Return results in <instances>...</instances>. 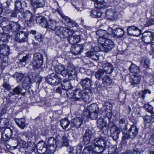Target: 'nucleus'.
<instances>
[{
	"instance_id": "nucleus-1",
	"label": "nucleus",
	"mask_w": 154,
	"mask_h": 154,
	"mask_svg": "<svg viewBox=\"0 0 154 154\" xmlns=\"http://www.w3.org/2000/svg\"><path fill=\"white\" fill-rule=\"evenodd\" d=\"M99 111L98 105L95 103L92 104L85 107L82 115L83 120L86 121L89 118L95 120L97 118Z\"/></svg>"
},
{
	"instance_id": "nucleus-2",
	"label": "nucleus",
	"mask_w": 154,
	"mask_h": 154,
	"mask_svg": "<svg viewBox=\"0 0 154 154\" xmlns=\"http://www.w3.org/2000/svg\"><path fill=\"white\" fill-rule=\"evenodd\" d=\"M67 96L73 101L81 100H86L89 99L88 93L85 91H81L79 89H75L73 92L67 91Z\"/></svg>"
},
{
	"instance_id": "nucleus-3",
	"label": "nucleus",
	"mask_w": 154,
	"mask_h": 154,
	"mask_svg": "<svg viewBox=\"0 0 154 154\" xmlns=\"http://www.w3.org/2000/svg\"><path fill=\"white\" fill-rule=\"evenodd\" d=\"M98 42L100 47L105 52L109 51L114 47L113 42L109 39L100 38L98 39Z\"/></svg>"
},
{
	"instance_id": "nucleus-4",
	"label": "nucleus",
	"mask_w": 154,
	"mask_h": 154,
	"mask_svg": "<svg viewBox=\"0 0 154 154\" xmlns=\"http://www.w3.org/2000/svg\"><path fill=\"white\" fill-rule=\"evenodd\" d=\"M106 148L91 143L90 146L85 147L84 149L83 154H97L103 152Z\"/></svg>"
},
{
	"instance_id": "nucleus-5",
	"label": "nucleus",
	"mask_w": 154,
	"mask_h": 154,
	"mask_svg": "<svg viewBox=\"0 0 154 154\" xmlns=\"http://www.w3.org/2000/svg\"><path fill=\"white\" fill-rule=\"evenodd\" d=\"M13 131H15L17 133L18 132L17 130L13 127L6 128L4 130L2 133L1 139V142L2 143L5 144L8 140L11 138Z\"/></svg>"
},
{
	"instance_id": "nucleus-6",
	"label": "nucleus",
	"mask_w": 154,
	"mask_h": 154,
	"mask_svg": "<svg viewBox=\"0 0 154 154\" xmlns=\"http://www.w3.org/2000/svg\"><path fill=\"white\" fill-rule=\"evenodd\" d=\"M55 31L56 34L61 38H64L70 36L73 32V30H71L67 27L59 26H57Z\"/></svg>"
},
{
	"instance_id": "nucleus-7",
	"label": "nucleus",
	"mask_w": 154,
	"mask_h": 154,
	"mask_svg": "<svg viewBox=\"0 0 154 154\" xmlns=\"http://www.w3.org/2000/svg\"><path fill=\"white\" fill-rule=\"evenodd\" d=\"M43 63V55L39 53L34 54L32 64L34 69H38L41 68Z\"/></svg>"
},
{
	"instance_id": "nucleus-8",
	"label": "nucleus",
	"mask_w": 154,
	"mask_h": 154,
	"mask_svg": "<svg viewBox=\"0 0 154 154\" xmlns=\"http://www.w3.org/2000/svg\"><path fill=\"white\" fill-rule=\"evenodd\" d=\"M138 129L134 125H132L128 132L123 133L122 139L124 140L128 138H134L138 134Z\"/></svg>"
},
{
	"instance_id": "nucleus-9",
	"label": "nucleus",
	"mask_w": 154,
	"mask_h": 154,
	"mask_svg": "<svg viewBox=\"0 0 154 154\" xmlns=\"http://www.w3.org/2000/svg\"><path fill=\"white\" fill-rule=\"evenodd\" d=\"M61 79L54 73L51 74L49 77H47L46 80L47 83L54 86L58 85L61 83Z\"/></svg>"
},
{
	"instance_id": "nucleus-10",
	"label": "nucleus",
	"mask_w": 154,
	"mask_h": 154,
	"mask_svg": "<svg viewBox=\"0 0 154 154\" xmlns=\"http://www.w3.org/2000/svg\"><path fill=\"white\" fill-rule=\"evenodd\" d=\"M61 16V17L66 21L67 26L70 27H79L78 24L73 20L71 19L68 17L65 16L63 14L62 11L57 9L56 11Z\"/></svg>"
},
{
	"instance_id": "nucleus-11",
	"label": "nucleus",
	"mask_w": 154,
	"mask_h": 154,
	"mask_svg": "<svg viewBox=\"0 0 154 154\" xmlns=\"http://www.w3.org/2000/svg\"><path fill=\"white\" fill-rule=\"evenodd\" d=\"M28 34L23 31H20L15 34L14 39L17 42L21 43L27 40Z\"/></svg>"
},
{
	"instance_id": "nucleus-12",
	"label": "nucleus",
	"mask_w": 154,
	"mask_h": 154,
	"mask_svg": "<svg viewBox=\"0 0 154 154\" xmlns=\"http://www.w3.org/2000/svg\"><path fill=\"white\" fill-rule=\"evenodd\" d=\"M66 70V76L67 75L70 79L72 80L76 78L77 75L76 70L72 64H69Z\"/></svg>"
},
{
	"instance_id": "nucleus-13",
	"label": "nucleus",
	"mask_w": 154,
	"mask_h": 154,
	"mask_svg": "<svg viewBox=\"0 0 154 154\" xmlns=\"http://www.w3.org/2000/svg\"><path fill=\"white\" fill-rule=\"evenodd\" d=\"M127 31L128 35L130 36L137 37L139 36L141 33V30L134 26H128Z\"/></svg>"
},
{
	"instance_id": "nucleus-14",
	"label": "nucleus",
	"mask_w": 154,
	"mask_h": 154,
	"mask_svg": "<svg viewBox=\"0 0 154 154\" xmlns=\"http://www.w3.org/2000/svg\"><path fill=\"white\" fill-rule=\"evenodd\" d=\"M56 140L53 137H50L48 140V145L47 146L48 153L53 154L56 149Z\"/></svg>"
},
{
	"instance_id": "nucleus-15",
	"label": "nucleus",
	"mask_w": 154,
	"mask_h": 154,
	"mask_svg": "<svg viewBox=\"0 0 154 154\" xmlns=\"http://www.w3.org/2000/svg\"><path fill=\"white\" fill-rule=\"evenodd\" d=\"M7 27L8 30L15 32L20 29L21 26L18 22H11L7 25Z\"/></svg>"
},
{
	"instance_id": "nucleus-16",
	"label": "nucleus",
	"mask_w": 154,
	"mask_h": 154,
	"mask_svg": "<svg viewBox=\"0 0 154 154\" xmlns=\"http://www.w3.org/2000/svg\"><path fill=\"white\" fill-rule=\"evenodd\" d=\"M22 16L25 19V21L27 22V24L29 26V22L33 21L34 20V17L32 13L29 11H26L23 13H21Z\"/></svg>"
},
{
	"instance_id": "nucleus-17",
	"label": "nucleus",
	"mask_w": 154,
	"mask_h": 154,
	"mask_svg": "<svg viewBox=\"0 0 154 154\" xmlns=\"http://www.w3.org/2000/svg\"><path fill=\"white\" fill-rule=\"evenodd\" d=\"M83 119L80 117H75L71 121L70 126L71 128H79L82 123Z\"/></svg>"
},
{
	"instance_id": "nucleus-18",
	"label": "nucleus",
	"mask_w": 154,
	"mask_h": 154,
	"mask_svg": "<svg viewBox=\"0 0 154 154\" xmlns=\"http://www.w3.org/2000/svg\"><path fill=\"white\" fill-rule=\"evenodd\" d=\"M108 29L112 31V33L113 35V36L115 38H119L122 37L125 34L123 29L120 28H118L113 30H112L111 28H109Z\"/></svg>"
},
{
	"instance_id": "nucleus-19",
	"label": "nucleus",
	"mask_w": 154,
	"mask_h": 154,
	"mask_svg": "<svg viewBox=\"0 0 154 154\" xmlns=\"http://www.w3.org/2000/svg\"><path fill=\"white\" fill-rule=\"evenodd\" d=\"M103 69L107 74H110L113 70V68L112 64L108 62H103L102 63Z\"/></svg>"
},
{
	"instance_id": "nucleus-20",
	"label": "nucleus",
	"mask_w": 154,
	"mask_h": 154,
	"mask_svg": "<svg viewBox=\"0 0 154 154\" xmlns=\"http://www.w3.org/2000/svg\"><path fill=\"white\" fill-rule=\"evenodd\" d=\"M55 70L56 72L60 74L64 77L66 76V70L63 65L59 64L55 66Z\"/></svg>"
},
{
	"instance_id": "nucleus-21",
	"label": "nucleus",
	"mask_w": 154,
	"mask_h": 154,
	"mask_svg": "<svg viewBox=\"0 0 154 154\" xmlns=\"http://www.w3.org/2000/svg\"><path fill=\"white\" fill-rule=\"evenodd\" d=\"M91 143L95 145L96 146H99L106 148V143L104 138H97L94 139Z\"/></svg>"
},
{
	"instance_id": "nucleus-22",
	"label": "nucleus",
	"mask_w": 154,
	"mask_h": 154,
	"mask_svg": "<svg viewBox=\"0 0 154 154\" xmlns=\"http://www.w3.org/2000/svg\"><path fill=\"white\" fill-rule=\"evenodd\" d=\"M24 88L22 87L21 85H19L14 88L11 93L13 95L21 94L22 96H25L26 94V92H22Z\"/></svg>"
},
{
	"instance_id": "nucleus-23",
	"label": "nucleus",
	"mask_w": 154,
	"mask_h": 154,
	"mask_svg": "<svg viewBox=\"0 0 154 154\" xmlns=\"http://www.w3.org/2000/svg\"><path fill=\"white\" fill-rule=\"evenodd\" d=\"M142 40L146 44H149L153 40L151 33L145 32L143 34Z\"/></svg>"
},
{
	"instance_id": "nucleus-24",
	"label": "nucleus",
	"mask_w": 154,
	"mask_h": 154,
	"mask_svg": "<svg viewBox=\"0 0 154 154\" xmlns=\"http://www.w3.org/2000/svg\"><path fill=\"white\" fill-rule=\"evenodd\" d=\"M36 21L37 23L40 25L42 27H47V20L44 17L41 16H37L36 18Z\"/></svg>"
},
{
	"instance_id": "nucleus-25",
	"label": "nucleus",
	"mask_w": 154,
	"mask_h": 154,
	"mask_svg": "<svg viewBox=\"0 0 154 154\" xmlns=\"http://www.w3.org/2000/svg\"><path fill=\"white\" fill-rule=\"evenodd\" d=\"M141 80V77L139 75H131L129 78L130 82L132 85H137L139 84Z\"/></svg>"
},
{
	"instance_id": "nucleus-26",
	"label": "nucleus",
	"mask_w": 154,
	"mask_h": 154,
	"mask_svg": "<svg viewBox=\"0 0 154 154\" xmlns=\"http://www.w3.org/2000/svg\"><path fill=\"white\" fill-rule=\"evenodd\" d=\"M83 45H79L72 46L71 48V51L72 54L76 55L79 54L83 49Z\"/></svg>"
},
{
	"instance_id": "nucleus-27",
	"label": "nucleus",
	"mask_w": 154,
	"mask_h": 154,
	"mask_svg": "<svg viewBox=\"0 0 154 154\" xmlns=\"http://www.w3.org/2000/svg\"><path fill=\"white\" fill-rule=\"evenodd\" d=\"M114 128L111 130V137L114 140L116 141L119 138L120 133L121 131L120 129L117 127H115Z\"/></svg>"
},
{
	"instance_id": "nucleus-28",
	"label": "nucleus",
	"mask_w": 154,
	"mask_h": 154,
	"mask_svg": "<svg viewBox=\"0 0 154 154\" xmlns=\"http://www.w3.org/2000/svg\"><path fill=\"white\" fill-rule=\"evenodd\" d=\"M62 141V142H60L59 140H56V146L58 148H61L63 146H67L68 145V140L66 136H63Z\"/></svg>"
},
{
	"instance_id": "nucleus-29",
	"label": "nucleus",
	"mask_w": 154,
	"mask_h": 154,
	"mask_svg": "<svg viewBox=\"0 0 154 154\" xmlns=\"http://www.w3.org/2000/svg\"><path fill=\"white\" fill-rule=\"evenodd\" d=\"M74 32V31H73V33L68 38V41L72 45H74L79 42L80 39L79 35H73Z\"/></svg>"
},
{
	"instance_id": "nucleus-30",
	"label": "nucleus",
	"mask_w": 154,
	"mask_h": 154,
	"mask_svg": "<svg viewBox=\"0 0 154 154\" xmlns=\"http://www.w3.org/2000/svg\"><path fill=\"white\" fill-rule=\"evenodd\" d=\"M92 133L89 129H87L83 136V140L85 144H88L90 142V138L91 137Z\"/></svg>"
},
{
	"instance_id": "nucleus-31",
	"label": "nucleus",
	"mask_w": 154,
	"mask_h": 154,
	"mask_svg": "<svg viewBox=\"0 0 154 154\" xmlns=\"http://www.w3.org/2000/svg\"><path fill=\"white\" fill-rule=\"evenodd\" d=\"M0 53L4 56H7L9 53V47L5 44H2L0 45Z\"/></svg>"
},
{
	"instance_id": "nucleus-32",
	"label": "nucleus",
	"mask_w": 154,
	"mask_h": 154,
	"mask_svg": "<svg viewBox=\"0 0 154 154\" xmlns=\"http://www.w3.org/2000/svg\"><path fill=\"white\" fill-rule=\"evenodd\" d=\"M37 149L41 151L42 153H45L46 152L48 153V148L44 142L41 141L39 142L37 145Z\"/></svg>"
},
{
	"instance_id": "nucleus-33",
	"label": "nucleus",
	"mask_w": 154,
	"mask_h": 154,
	"mask_svg": "<svg viewBox=\"0 0 154 154\" xmlns=\"http://www.w3.org/2000/svg\"><path fill=\"white\" fill-rule=\"evenodd\" d=\"M96 33L99 37L98 39H100V38H102L106 39L108 37L109 34L110 33L105 30L99 29L96 32Z\"/></svg>"
},
{
	"instance_id": "nucleus-34",
	"label": "nucleus",
	"mask_w": 154,
	"mask_h": 154,
	"mask_svg": "<svg viewBox=\"0 0 154 154\" xmlns=\"http://www.w3.org/2000/svg\"><path fill=\"white\" fill-rule=\"evenodd\" d=\"M106 16L108 19L112 20L117 17L116 11L114 9L108 10L106 12Z\"/></svg>"
},
{
	"instance_id": "nucleus-35",
	"label": "nucleus",
	"mask_w": 154,
	"mask_h": 154,
	"mask_svg": "<svg viewBox=\"0 0 154 154\" xmlns=\"http://www.w3.org/2000/svg\"><path fill=\"white\" fill-rule=\"evenodd\" d=\"M80 84L84 88H88L91 85V79L87 78L81 79Z\"/></svg>"
},
{
	"instance_id": "nucleus-36",
	"label": "nucleus",
	"mask_w": 154,
	"mask_h": 154,
	"mask_svg": "<svg viewBox=\"0 0 154 154\" xmlns=\"http://www.w3.org/2000/svg\"><path fill=\"white\" fill-rule=\"evenodd\" d=\"M62 88L63 90L71 92L70 89L72 88V85L70 82L68 80H63L61 84Z\"/></svg>"
},
{
	"instance_id": "nucleus-37",
	"label": "nucleus",
	"mask_w": 154,
	"mask_h": 154,
	"mask_svg": "<svg viewBox=\"0 0 154 154\" xmlns=\"http://www.w3.org/2000/svg\"><path fill=\"white\" fill-rule=\"evenodd\" d=\"M86 55L87 57H90L93 60L96 61L99 60V55L95 51H88L86 53Z\"/></svg>"
},
{
	"instance_id": "nucleus-38",
	"label": "nucleus",
	"mask_w": 154,
	"mask_h": 154,
	"mask_svg": "<svg viewBox=\"0 0 154 154\" xmlns=\"http://www.w3.org/2000/svg\"><path fill=\"white\" fill-rule=\"evenodd\" d=\"M31 4L35 8L42 7L44 5L43 0H31Z\"/></svg>"
},
{
	"instance_id": "nucleus-39",
	"label": "nucleus",
	"mask_w": 154,
	"mask_h": 154,
	"mask_svg": "<svg viewBox=\"0 0 154 154\" xmlns=\"http://www.w3.org/2000/svg\"><path fill=\"white\" fill-rule=\"evenodd\" d=\"M15 122L19 127L21 129H23L26 126L25 120L23 118L15 119Z\"/></svg>"
},
{
	"instance_id": "nucleus-40",
	"label": "nucleus",
	"mask_w": 154,
	"mask_h": 154,
	"mask_svg": "<svg viewBox=\"0 0 154 154\" xmlns=\"http://www.w3.org/2000/svg\"><path fill=\"white\" fill-rule=\"evenodd\" d=\"M97 127L100 130L107 126V124L105 120L102 118H100L97 121Z\"/></svg>"
},
{
	"instance_id": "nucleus-41",
	"label": "nucleus",
	"mask_w": 154,
	"mask_h": 154,
	"mask_svg": "<svg viewBox=\"0 0 154 154\" xmlns=\"http://www.w3.org/2000/svg\"><path fill=\"white\" fill-rule=\"evenodd\" d=\"M9 124V120L7 118H0V129L7 127Z\"/></svg>"
},
{
	"instance_id": "nucleus-42",
	"label": "nucleus",
	"mask_w": 154,
	"mask_h": 154,
	"mask_svg": "<svg viewBox=\"0 0 154 154\" xmlns=\"http://www.w3.org/2000/svg\"><path fill=\"white\" fill-rule=\"evenodd\" d=\"M57 23L54 20L50 19L48 23L47 27L52 30H54L55 31L57 26Z\"/></svg>"
},
{
	"instance_id": "nucleus-43",
	"label": "nucleus",
	"mask_w": 154,
	"mask_h": 154,
	"mask_svg": "<svg viewBox=\"0 0 154 154\" xmlns=\"http://www.w3.org/2000/svg\"><path fill=\"white\" fill-rule=\"evenodd\" d=\"M10 36L7 33H0V45L7 42Z\"/></svg>"
},
{
	"instance_id": "nucleus-44",
	"label": "nucleus",
	"mask_w": 154,
	"mask_h": 154,
	"mask_svg": "<svg viewBox=\"0 0 154 154\" xmlns=\"http://www.w3.org/2000/svg\"><path fill=\"white\" fill-rule=\"evenodd\" d=\"M30 33L32 34L35 35V38L36 40L38 42H42L43 39V37L41 33L37 32L36 31L34 30H31Z\"/></svg>"
},
{
	"instance_id": "nucleus-45",
	"label": "nucleus",
	"mask_w": 154,
	"mask_h": 154,
	"mask_svg": "<svg viewBox=\"0 0 154 154\" xmlns=\"http://www.w3.org/2000/svg\"><path fill=\"white\" fill-rule=\"evenodd\" d=\"M94 5L96 8L99 9H104L108 6L106 2L98 1L94 3Z\"/></svg>"
},
{
	"instance_id": "nucleus-46",
	"label": "nucleus",
	"mask_w": 154,
	"mask_h": 154,
	"mask_svg": "<svg viewBox=\"0 0 154 154\" xmlns=\"http://www.w3.org/2000/svg\"><path fill=\"white\" fill-rule=\"evenodd\" d=\"M102 79L103 83L106 86L110 85L112 82V79L107 75H105Z\"/></svg>"
},
{
	"instance_id": "nucleus-47",
	"label": "nucleus",
	"mask_w": 154,
	"mask_h": 154,
	"mask_svg": "<svg viewBox=\"0 0 154 154\" xmlns=\"http://www.w3.org/2000/svg\"><path fill=\"white\" fill-rule=\"evenodd\" d=\"M60 125L63 129L66 128L69 124H70L69 121L66 118L62 119L60 121Z\"/></svg>"
},
{
	"instance_id": "nucleus-48",
	"label": "nucleus",
	"mask_w": 154,
	"mask_h": 154,
	"mask_svg": "<svg viewBox=\"0 0 154 154\" xmlns=\"http://www.w3.org/2000/svg\"><path fill=\"white\" fill-rule=\"evenodd\" d=\"M8 19L2 16L0 17V26L7 29L6 22H8Z\"/></svg>"
},
{
	"instance_id": "nucleus-49",
	"label": "nucleus",
	"mask_w": 154,
	"mask_h": 154,
	"mask_svg": "<svg viewBox=\"0 0 154 154\" xmlns=\"http://www.w3.org/2000/svg\"><path fill=\"white\" fill-rule=\"evenodd\" d=\"M29 54H27L26 56H23L22 59H20L19 63V65H22V67L23 66H24L26 63V62L29 60Z\"/></svg>"
},
{
	"instance_id": "nucleus-50",
	"label": "nucleus",
	"mask_w": 154,
	"mask_h": 154,
	"mask_svg": "<svg viewBox=\"0 0 154 154\" xmlns=\"http://www.w3.org/2000/svg\"><path fill=\"white\" fill-rule=\"evenodd\" d=\"M130 71L133 73H138L140 72L139 67L134 64H132L129 68Z\"/></svg>"
},
{
	"instance_id": "nucleus-51",
	"label": "nucleus",
	"mask_w": 154,
	"mask_h": 154,
	"mask_svg": "<svg viewBox=\"0 0 154 154\" xmlns=\"http://www.w3.org/2000/svg\"><path fill=\"white\" fill-rule=\"evenodd\" d=\"M22 86L24 88H26L28 87V88H29L31 85V82L30 79L29 78H26L23 81L22 84Z\"/></svg>"
},
{
	"instance_id": "nucleus-52",
	"label": "nucleus",
	"mask_w": 154,
	"mask_h": 154,
	"mask_svg": "<svg viewBox=\"0 0 154 154\" xmlns=\"http://www.w3.org/2000/svg\"><path fill=\"white\" fill-rule=\"evenodd\" d=\"M12 77L16 78L17 82H18L22 81L24 77V75L22 73L16 72L12 75Z\"/></svg>"
},
{
	"instance_id": "nucleus-53",
	"label": "nucleus",
	"mask_w": 154,
	"mask_h": 154,
	"mask_svg": "<svg viewBox=\"0 0 154 154\" xmlns=\"http://www.w3.org/2000/svg\"><path fill=\"white\" fill-rule=\"evenodd\" d=\"M104 71L102 69H99L95 73L96 78L98 80L102 79V77L104 74Z\"/></svg>"
},
{
	"instance_id": "nucleus-54",
	"label": "nucleus",
	"mask_w": 154,
	"mask_h": 154,
	"mask_svg": "<svg viewBox=\"0 0 154 154\" xmlns=\"http://www.w3.org/2000/svg\"><path fill=\"white\" fill-rule=\"evenodd\" d=\"M17 11H20L21 12L23 10L22 6V3L19 0H17L15 2V8H14Z\"/></svg>"
},
{
	"instance_id": "nucleus-55",
	"label": "nucleus",
	"mask_w": 154,
	"mask_h": 154,
	"mask_svg": "<svg viewBox=\"0 0 154 154\" xmlns=\"http://www.w3.org/2000/svg\"><path fill=\"white\" fill-rule=\"evenodd\" d=\"M148 93L149 94H151V91L148 89H145L144 90L141 91L138 93L139 95L140 96L141 98L144 99L145 97V95L146 94Z\"/></svg>"
},
{
	"instance_id": "nucleus-56",
	"label": "nucleus",
	"mask_w": 154,
	"mask_h": 154,
	"mask_svg": "<svg viewBox=\"0 0 154 154\" xmlns=\"http://www.w3.org/2000/svg\"><path fill=\"white\" fill-rule=\"evenodd\" d=\"M9 141L11 143L12 146L16 148L18 145V139L16 138H12L9 139Z\"/></svg>"
},
{
	"instance_id": "nucleus-57",
	"label": "nucleus",
	"mask_w": 154,
	"mask_h": 154,
	"mask_svg": "<svg viewBox=\"0 0 154 154\" xmlns=\"http://www.w3.org/2000/svg\"><path fill=\"white\" fill-rule=\"evenodd\" d=\"M112 105L110 102L106 101L105 103L103 108L105 110V111L112 110Z\"/></svg>"
},
{
	"instance_id": "nucleus-58",
	"label": "nucleus",
	"mask_w": 154,
	"mask_h": 154,
	"mask_svg": "<svg viewBox=\"0 0 154 154\" xmlns=\"http://www.w3.org/2000/svg\"><path fill=\"white\" fill-rule=\"evenodd\" d=\"M145 123H149L153 122L152 116H151L146 115L143 118Z\"/></svg>"
},
{
	"instance_id": "nucleus-59",
	"label": "nucleus",
	"mask_w": 154,
	"mask_h": 154,
	"mask_svg": "<svg viewBox=\"0 0 154 154\" xmlns=\"http://www.w3.org/2000/svg\"><path fill=\"white\" fill-rule=\"evenodd\" d=\"M149 60L145 58L141 61V63L142 66L145 68H147L149 66Z\"/></svg>"
},
{
	"instance_id": "nucleus-60",
	"label": "nucleus",
	"mask_w": 154,
	"mask_h": 154,
	"mask_svg": "<svg viewBox=\"0 0 154 154\" xmlns=\"http://www.w3.org/2000/svg\"><path fill=\"white\" fill-rule=\"evenodd\" d=\"M2 12H3L7 14H9L11 13V11L9 8V7L5 6H3L1 5Z\"/></svg>"
},
{
	"instance_id": "nucleus-61",
	"label": "nucleus",
	"mask_w": 154,
	"mask_h": 154,
	"mask_svg": "<svg viewBox=\"0 0 154 154\" xmlns=\"http://www.w3.org/2000/svg\"><path fill=\"white\" fill-rule=\"evenodd\" d=\"M144 107L147 111L151 113L152 112L153 108L152 106L149 104H146L144 105Z\"/></svg>"
},
{
	"instance_id": "nucleus-62",
	"label": "nucleus",
	"mask_w": 154,
	"mask_h": 154,
	"mask_svg": "<svg viewBox=\"0 0 154 154\" xmlns=\"http://www.w3.org/2000/svg\"><path fill=\"white\" fill-rule=\"evenodd\" d=\"M109 154H118L117 149L114 147H111L109 149Z\"/></svg>"
},
{
	"instance_id": "nucleus-63",
	"label": "nucleus",
	"mask_w": 154,
	"mask_h": 154,
	"mask_svg": "<svg viewBox=\"0 0 154 154\" xmlns=\"http://www.w3.org/2000/svg\"><path fill=\"white\" fill-rule=\"evenodd\" d=\"M26 143L25 141L22 140H20L18 143V146H19L20 148H24L26 146Z\"/></svg>"
},
{
	"instance_id": "nucleus-64",
	"label": "nucleus",
	"mask_w": 154,
	"mask_h": 154,
	"mask_svg": "<svg viewBox=\"0 0 154 154\" xmlns=\"http://www.w3.org/2000/svg\"><path fill=\"white\" fill-rule=\"evenodd\" d=\"M7 107H5L2 108L1 111L0 118H2L3 116L7 113Z\"/></svg>"
}]
</instances>
